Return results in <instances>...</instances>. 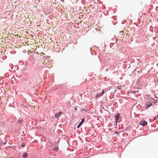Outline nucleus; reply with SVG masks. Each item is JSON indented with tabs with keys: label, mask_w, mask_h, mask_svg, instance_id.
Segmentation results:
<instances>
[{
	"label": "nucleus",
	"mask_w": 158,
	"mask_h": 158,
	"mask_svg": "<svg viewBox=\"0 0 158 158\" xmlns=\"http://www.w3.org/2000/svg\"><path fill=\"white\" fill-rule=\"evenodd\" d=\"M104 90H102V92L101 93H100V94L97 93V94L96 97V98H98L99 97H100L102 95H103L104 94Z\"/></svg>",
	"instance_id": "3"
},
{
	"label": "nucleus",
	"mask_w": 158,
	"mask_h": 158,
	"mask_svg": "<svg viewBox=\"0 0 158 158\" xmlns=\"http://www.w3.org/2000/svg\"><path fill=\"white\" fill-rule=\"evenodd\" d=\"M120 115V114L119 113L118 114L116 115L115 116V121L116 124L117 123L118 121Z\"/></svg>",
	"instance_id": "2"
},
{
	"label": "nucleus",
	"mask_w": 158,
	"mask_h": 158,
	"mask_svg": "<svg viewBox=\"0 0 158 158\" xmlns=\"http://www.w3.org/2000/svg\"><path fill=\"white\" fill-rule=\"evenodd\" d=\"M121 88H122V86H120L119 87H117V88L118 89H121Z\"/></svg>",
	"instance_id": "11"
},
{
	"label": "nucleus",
	"mask_w": 158,
	"mask_h": 158,
	"mask_svg": "<svg viewBox=\"0 0 158 158\" xmlns=\"http://www.w3.org/2000/svg\"><path fill=\"white\" fill-rule=\"evenodd\" d=\"M90 91L91 92H92V90H90Z\"/></svg>",
	"instance_id": "17"
},
{
	"label": "nucleus",
	"mask_w": 158,
	"mask_h": 158,
	"mask_svg": "<svg viewBox=\"0 0 158 158\" xmlns=\"http://www.w3.org/2000/svg\"><path fill=\"white\" fill-rule=\"evenodd\" d=\"M152 105V103L150 102H148L146 105V107L147 109Z\"/></svg>",
	"instance_id": "5"
},
{
	"label": "nucleus",
	"mask_w": 158,
	"mask_h": 158,
	"mask_svg": "<svg viewBox=\"0 0 158 158\" xmlns=\"http://www.w3.org/2000/svg\"><path fill=\"white\" fill-rule=\"evenodd\" d=\"M117 91V90H115V91Z\"/></svg>",
	"instance_id": "18"
},
{
	"label": "nucleus",
	"mask_w": 158,
	"mask_h": 158,
	"mask_svg": "<svg viewBox=\"0 0 158 158\" xmlns=\"http://www.w3.org/2000/svg\"><path fill=\"white\" fill-rule=\"evenodd\" d=\"M28 154L27 153L25 152H23V158H26Z\"/></svg>",
	"instance_id": "8"
},
{
	"label": "nucleus",
	"mask_w": 158,
	"mask_h": 158,
	"mask_svg": "<svg viewBox=\"0 0 158 158\" xmlns=\"http://www.w3.org/2000/svg\"><path fill=\"white\" fill-rule=\"evenodd\" d=\"M84 119L83 118L82 119L81 122L79 123V125L77 126V128H79L81 126L82 124L84 122Z\"/></svg>",
	"instance_id": "7"
},
{
	"label": "nucleus",
	"mask_w": 158,
	"mask_h": 158,
	"mask_svg": "<svg viewBox=\"0 0 158 158\" xmlns=\"http://www.w3.org/2000/svg\"><path fill=\"white\" fill-rule=\"evenodd\" d=\"M147 122L145 121H142L140 122V124L143 126H145L147 125Z\"/></svg>",
	"instance_id": "4"
},
{
	"label": "nucleus",
	"mask_w": 158,
	"mask_h": 158,
	"mask_svg": "<svg viewBox=\"0 0 158 158\" xmlns=\"http://www.w3.org/2000/svg\"><path fill=\"white\" fill-rule=\"evenodd\" d=\"M58 147H56L55 148H54L53 149V150H54L55 151H57L58 150Z\"/></svg>",
	"instance_id": "9"
},
{
	"label": "nucleus",
	"mask_w": 158,
	"mask_h": 158,
	"mask_svg": "<svg viewBox=\"0 0 158 158\" xmlns=\"http://www.w3.org/2000/svg\"><path fill=\"white\" fill-rule=\"evenodd\" d=\"M22 121V119H21V120H19L17 122V123H21Z\"/></svg>",
	"instance_id": "12"
},
{
	"label": "nucleus",
	"mask_w": 158,
	"mask_h": 158,
	"mask_svg": "<svg viewBox=\"0 0 158 158\" xmlns=\"http://www.w3.org/2000/svg\"><path fill=\"white\" fill-rule=\"evenodd\" d=\"M62 114V112H60L59 113H58L57 114H55V117L56 118H57L60 116Z\"/></svg>",
	"instance_id": "6"
},
{
	"label": "nucleus",
	"mask_w": 158,
	"mask_h": 158,
	"mask_svg": "<svg viewBox=\"0 0 158 158\" xmlns=\"http://www.w3.org/2000/svg\"><path fill=\"white\" fill-rule=\"evenodd\" d=\"M137 107L138 108H141V106L139 105L137 106Z\"/></svg>",
	"instance_id": "13"
},
{
	"label": "nucleus",
	"mask_w": 158,
	"mask_h": 158,
	"mask_svg": "<svg viewBox=\"0 0 158 158\" xmlns=\"http://www.w3.org/2000/svg\"><path fill=\"white\" fill-rule=\"evenodd\" d=\"M120 33H122V34H124V33H123V31H122V32H120Z\"/></svg>",
	"instance_id": "16"
},
{
	"label": "nucleus",
	"mask_w": 158,
	"mask_h": 158,
	"mask_svg": "<svg viewBox=\"0 0 158 158\" xmlns=\"http://www.w3.org/2000/svg\"><path fill=\"white\" fill-rule=\"evenodd\" d=\"M34 107L36 108H39V107L37 106H34Z\"/></svg>",
	"instance_id": "10"
},
{
	"label": "nucleus",
	"mask_w": 158,
	"mask_h": 158,
	"mask_svg": "<svg viewBox=\"0 0 158 158\" xmlns=\"http://www.w3.org/2000/svg\"><path fill=\"white\" fill-rule=\"evenodd\" d=\"M6 158H13L12 157H10V156H8Z\"/></svg>",
	"instance_id": "15"
},
{
	"label": "nucleus",
	"mask_w": 158,
	"mask_h": 158,
	"mask_svg": "<svg viewBox=\"0 0 158 158\" xmlns=\"http://www.w3.org/2000/svg\"><path fill=\"white\" fill-rule=\"evenodd\" d=\"M88 89V88H87V89Z\"/></svg>",
	"instance_id": "19"
},
{
	"label": "nucleus",
	"mask_w": 158,
	"mask_h": 158,
	"mask_svg": "<svg viewBox=\"0 0 158 158\" xmlns=\"http://www.w3.org/2000/svg\"><path fill=\"white\" fill-rule=\"evenodd\" d=\"M51 62L50 61H49L48 58H47L44 59V61L43 62V64L46 65L45 66L46 67L50 68L52 66L51 64Z\"/></svg>",
	"instance_id": "1"
},
{
	"label": "nucleus",
	"mask_w": 158,
	"mask_h": 158,
	"mask_svg": "<svg viewBox=\"0 0 158 158\" xmlns=\"http://www.w3.org/2000/svg\"><path fill=\"white\" fill-rule=\"evenodd\" d=\"M21 146H22V147H24L25 146V145H24V144L22 143L21 144Z\"/></svg>",
	"instance_id": "14"
}]
</instances>
